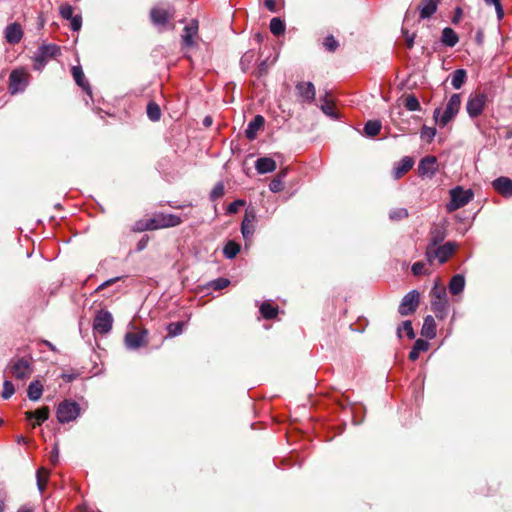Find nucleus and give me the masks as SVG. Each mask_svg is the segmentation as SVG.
I'll return each instance as SVG.
<instances>
[{"mask_svg": "<svg viewBox=\"0 0 512 512\" xmlns=\"http://www.w3.org/2000/svg\"><path fill=\"white\" fill-rule=\"evenodd\" d=\"M4 373L17 380H26L33 373L31 359L25 357H13L7 364Z\"/></svg>", "mask_w": 512, "mask_h": 512, "instance_id": "f257e3e1", "label": "nucleus"}, {"mask_svg": "<svg viewBox=\"0 0 512 512\" xmlns=\"http://www.w3.org/2000/svg\"><path fill=\"white\" fill-rule=\"evenodd\" d=\"M182 219L174 214H156L153 218L146 220L145 222L137 223V230H156L160 228L174 227L179 225Z\"/></svg>", "mask_w": 512, "mask_h": 512, "instance_id": "f03ea898", "label": "nucleus"}, {"mask_svg": "<svg viewBox=\"0 0 512 512\" xmlns=\"http://www.w3.org/2000/svg\"><path fill=\"white\" fill-rule=\"evenodd\" d=\"M457 248L458 244L454 241H448L434 247H426L425 257L430 264H433L435 261H438L439 264H444Z\"/></svg>", "mask_w": 512, "mask_h": 512, "instance_id": "7ed1b4c3", "label": "nucleus"}, {"mask_svg": "<svg viewBox=\"0 0 512 512\" xmlns=\"http://www.w3.org/2000/svg\"><path fill=\"white\" fill-rule=\"evenodd\" d=\"M461 105L460 94H453L449 98L445 110L441 113L440 108L434 110L433 117L440 126H446L459 112Z\"/></svg>", "mask_w": 512, "mask_h": 512, "instance_id": "20e7f679", "label": "nucleus"}, {"mask_svg": "<svg viewBox=\"0 0 512 512\" xmlns=\"http://www.w3.org/2000/svg\"><path fill=\"white\" fill-rule=\"evenodd\" d=\"M60 53V48L56 44L41 45L33 56L34 69L42 70L47 62L55 58Z\"/></svg>", "mask_w": 512, "mask_h": 512, "instance_id": "39448f33", "label": "nucleus"}, {"mask_svg": "<svg viewBox=\"0 0 512 512\" xmlns=\"http://www.w3.org/2000/svg\"><path fill=\"white\" fill-rule=\"evenodd\" d=\"M473 192L471 190H464L462 187L457 186L450 191V201L447 204L449 212L456 211L467 205L473 199Z\"/></svg>", "mask_w": 512, "mask_h": 512, "instance_id": "423d86ee", "label": "nucleus"}, {"mask_svg": "<svg viewBox=\"0 0 512 512\" xmlns=\"http://www.w3.org/2000/svg\"><path fill=\"white\" fill-rule=\"evenodd\" d=\"M80 413L78 403L71 400H64L58 405L57 419L60 423H69L75 420Z\"/></svg>", "mask_w": 512, "mask_h": 512, "instance_id": "0eeeda50", "label": "nucleus"}, {"mask_svg": "<svg viewBox=\"0 0 512 512\" xmlns=\"http://www.w3.org/2000/svg\"><path fill=\"white\" fill-rule=\"evenodd\" d=\"M113 326V316L112 314L105 309L99 310L93 321V330L98 334H107L111 331Z\"/></svg>", "mask_w": 512, "mask_h": 512, "instance_id": "6e6552de", "label": "nucleus"}, {"mask_svg": "<svg viewBox=\"0 0 512 512\" xmlns=\"http://www.w3.org/2000/svg\"><path fill=\"white\" fill-rule=\"evenodd\" d=\"M487 102V96L484 93H474L468 98L466 110L470 118H476L483 112Z\"/></svg>", "mask_w": 512, "mask_h": 512, "instance_id": "1a4fd4ad", "label": "nucleus"}, {"mask_svg": "<svg viewBox=\"0 0 512 512\" xmlns=\"http://www.w3.org/2000/svg\"><path fill=\"white\" fill-rule=\"evenodd\" d=\"M420 302V294L417 290L408 292L401 300L398 312L402 316H407L416 311Z\"/></svg>", "mask_w": 512, "mask_h": 512, "instance_id": "9d476101", "label": "nucleus"}, {"mask_svg": "<svg viewBox=\"0 0 512 512\" xmlns=\"http://www.w3.org/2000/svg\"><path fill=\"white\" fill-rule=\"evenodd\" d=\"M147 330L140 332H127L124 337L125 346L129 350H137L148 344Z\"/></svg>", "mask_w": 512, "mask_h": 512, "instance_id": "9b49d317", "label": "nucleus"}, {"mask_svg": "<svg viewBox=\"0 0 512 512\" xmlns=\"http://www.w3.org/2000/svg\"><path fill=\"white\" fill-rule=\"evenodd\" d=\"M28 85L27 74L20 70H13L9 76V91L11 94L23 92Z\"/></svg>", "mask_w": 512, "mask_h": 512, "instance_id": "f8f14e48", "label": "nucleus"}, {"mask_svg": "<svg viewBox=\"0 0 512 512\" xmlns=\"http://www.w3.org/2000/svg\"><path fill=\"white\" fill-rule=\"evenodd\" d=\"M447 237V228L445 224H433L429 231V239L426 247L444 244Z\"/></svg>", "mask_w": 512, "mask_h": 512, "instance_id": "ddd939ff", "label": "nucleus"}, {"mask_svg": "<svg viewBox=\"0 0 512 512\" xmlns=\"http://www.w3.org/2000/svg\"><path fill=\"white\" fill-rule=\"evenodd\" d=\"M437 171V159L435 156H425L418 164V174L421 177H432Z\"/></svg>", "mask_w": 512, "mask_h": 512, "instance_id": "4468645a", "label": "nucleus"}, {"mask_svg": "<svg viewBox=\"0 0 512 512\" xmlns=\"http://www.w3.org/2000/svg\"><path fill=\"white\" fill-rule=\"evenodd\" d=\"M60 15L63 19L70 20V26L73 31L80 30L82 18L80 15H73V7L70 4L61 5Z\"/></svg>", "mask_w": 512, "mask_h": 512, "instance_id": "2eb2a0df", "label": "nucleus"}, {"mask_svg": "<svg viewBox=\"0 0 512 512\" xmlns=\"http://www.w3.org/2000/svg\"><path fill=\"white\" fill-rule=\"evenodd\" d=\"M198 21L193 19L191 20L183 29V33L181 35L182 43L185 47H192L195 44V37L198 34Z\"/></svg>", "mask_w": 512, "mask_h": 512, "instance_id": "dca6fc26", "label": "nucleus"}, {"mask_svg": "<svg viewBox=\"0 0 512 512\" xmlns=\"http://www.w3.org/2000/svg\"><path fill=\"white\" fill-rule=\"evenodd\" d=\"M4 36L9 44H17L23 37V30L19 23L9 24L4 30Z\"/></svg>", "mask_w": 512, "mask_h": 512, "instance_id": "f3484780", "label": "nucleus"}, {"mask_svg": "<svg viewBox=\"0 0 512 512\" xmlns=\"http://www.w3.org/2000/svg\"><path fill=\"white\" fill-rule=\"evenodd\" d=\"M152 22L156 26H165L172 18V14L163 7H153L150 12Z\"/></svg>", "mask_w": 512, "mask_h": 512, "instance_id": "a211bd4d", "label": "nucleus"}, {"mask_svg": "<svg viewBox=\"0 0 512 512\" xmlns=\"http://www.w3.org/2000/svg\"><path fill=\"white\" fill-rule=\"evenodd\" d=\"M492 187L503 197L512 196V180L501 176L492 181Z\"/></svg>", "mask_w": 512, "mask_h": 512, "instance_id": "6ab92c4d", "label": "nucleus"}, {"mask_svg": "<svg viewBox=\"0 0 512 512\" xmlns=\"http://www.w3.org/2000/svg\"><path fill=\"white\" fill-rule=\"evenodd\" d=\"M296 92L305 102H313L315 99V87L312 82H300L296 85Z\"/></svg>", "mask_w": 512, "mask_h": 512, "instance_id": "aec40b11", "label": "nucleus"}, {"mask_svg": "<svg viewBox=\"0 0 512 512\" xmlns=\"http://www.w3.org/2000/svg\"><path fill=\"white\" fill-rule=\"evenodd\" d=\"M414 165V160L410 156L403 157L400 161L396 162L393 167V177L395 179L401 178L407 173Z\"/></svg>", "mask_w": 512, "mask_h": 512, "instance_id": "412c9836", "label": "nucleus"}, {"mask_svg": "<svg viewBox=\"0 0 512 512\" xmlns=\"http://www.w3.org/2000/svg\"><path fill=\"white\" fill-rule=\"evenodd\" d=\"M431 309L438 319H440V320L445 319L448 315V310H449L448 299L445 298L443 300L442 299L431 300Z\"/></svg>", "mask_w": 512, "mask_h": 512, "instance_id": "4be33fe9", "label": "nucleus"}, {"mask_svg": "<svg viewBox=\"0 0 512 512\" xmlns=\"http://www.w3.org/2000/svg\"><path fill=\"white\" fill-rule=\"evenodd\" d=\"M265 123L264 117L261 115H256L252 121L249 122L247 129L245 131L246 137L249 140H253L256 138L258 131L263 127Z\"/></svg>", "mask_w": 512, "mask_h": 512, "instance_id": "5701e85b", "label": "nucleus"}, {"mask_svg": "<svg viewBox=\"0 0 512 512\" xmlns=\"http://www.w3.org/2000/svg\"><path fill=\"white\" fill-rule=\"evenodd\" d=\"M49 412V408L47 406H44L35 411H26L25 417L27 420L35 419L36 422L33 424V427H35L36 425H41L44 421L48 419Z\"/></svg>", "mask_w": 512, "mask_h": 512, "instance_id": "b1692460", "label": "nucleus"}, {"mask_svg": "<svg viewBox=\"0 0 512 512\" xmlns=\"http://www.w3.org/2000/svg\"><path fill=\"white\" fill-rule=\"evenodd\" d=\"M276 162L269 157L258 158L255 162V168L259 174L273 172L276 169Z\"/></svg>", "mask_w": 512, "mask_h": 512, "instance_id": "393cba45", "label": "nucleus"}, {"mask_svg": "<svg viewBox=\"0 0 512 512\" xmlns=\"http://www.w3.org/2000/svg\"><path fill=\"white\" fill-rule=\"evenodd\" d=\"M420 18H430L437 10V2L435 0H421L419 5Z\"/></svg>", "mask_w": 512, "mask_h": 512, "instance_id": "a878e982", "label": "nucleus"}, {"mask_svg": "<svg viewBox=\"0 0 512 512\" xmlns=\"http://www.w3.org/2000/svg\"><path fill=\"white\" fill-rule=\"evenodd\" d=\"M421 334L428 339H433L436 336V323L431 315L424 318Z\"/></svg>", "mask_w": 512, "mask_h": 512, "instance_id": "bb28decb", "label": "nucleus"}, {"mask_svg": "<svg viewBox=\"0 0 512 512\" xmlns=\"http://www.w3.org/2000/svg\"><path fill=\"white\" fill-rule=\"evenodd\" d=\"M459 41L457 33L450 27H445L442 30L441 42L447 47H454Z\"/></svg>", "mask_w": 512, "mask_h": 512, "instance_id": "cd10ccee", "label": "nucleus"}, {"mask_svg": "<svg viewBox=\"0 0 512 512\" xmlns=\"http://www.w3.org/2000/svg\"><path fill=\"white\" fill-rule=\"evenodd\" d=\"M73 78L78 86H80L84 91L88 94L91 93L90 85L87 81H85L84 73L80 66H73L71 69Z\"/></svg>", "mask_w": 512, "mask_h": 512, "instance_id": "c85d7f7f", "label": "nucleus"}, {"mask_svg": "<svg viewBox=\"0 0 512 512\" xmlns=\"http://www.w3.org/2000/svg\"><path fill=\"white\" fill-rule=\"evenodd\" d=\"M465 287V278L461 274L454 275L449 282V291L453 295L460 294Z\"/></svg>", "mask_w": 512, "mask_h": 512, "instance_id": "c756f323", "label": "nucleus"}, {"mask_svg": "<svg viewBox=\"0 0 512 512\" xmlns=\"http://www.w3.org/2000/svg\"><path fill=\"white\" fill-rule=\"evenodd\" d=\"M43 393V384L39 380L32 381L27 389V396L31 401H38Z\"/></svg>", "mask_w": 512, "mask_h": 512, "instance_id": "7c9ffc66", "label": "nucleus"}, {"mask_svg": "<svg viewBox=\"0 0 512 512\" xmlns=\"http://www.w3.org/2000/svg\"><path fill=\"white\" fill-rule=\"evenodd\" d=\"M429 349V343L423 339H417L409 352V359L416 361L419 358L421 352H425Z\"/></svg>", "mask_w": 512, "mask_h": 512, "instance_id": "2f4dec72", "label": "nucleus"}, {"mask_svg": "<svg viewBox=\"0 0 512 512\" xmlns=\"http://www.w3.org/2000/svg\"><path fill=\"white\" fill-rule=\"evenodd\" d=\"M467 78L466 70L457 69L451 75V85L454 89H460L465 83Z\"/></svg>", "mask_w": 512, "mask_h": 512, "instance_id": "473e14b6", "label": "nucleus"}, {"mask_svg": "<svg viewBox=\"0 0 512 512\" xmlns=\"http://www.w3.org/2000/svg\"><path fill=\"white\" fill-rule=\"evenodd\" d=\"M382 124L379 120H369L364 125V133L368 137H375L379 134Z\"/></svg>", "mask_w": 512, "mask_h": 512, "instance_id": "72a5a7b5", "label": "nucleus"}, {"mask_svg": "<svg viewBox=\"0 0 512 512\" xmlns=\"http://www.w3.org/2000/svg\"><path fill=\"white\" fill-rule=\"evenodd\" d=\"M253 220L254 215L245 214V217L242 221L241 232L245 239H248L253 234Z\"/></svg>", "mask_w": 512, "mask_h": 512, "instance_id": "f704fd0d", "label": "nucleus"}, {"mask_svg": "<svg viewBox=\"0 0 512 512\" xmlns=\"http://www.w3.org/2000/svg\"><path fill=\"white\" fill-rule=\"evenodd\" d=\"M260 313L265 319H273L278 314V307L271 305L268 302H263L260 306Z\"/></svg>", "mask_w": 512, "mask_h": 512, "instance_id": "c9c22d12", "label": "nucleus"}, {"mask_svg": "<svg viewBox=\"0 0 512 512\" xmlns=\"http://www.w3.org/2000/svg\"><path fill=\"white\" fill-rule=\"evenodd\" d=\"M270 31L273 35L279 36L285 32V23L278 17H274L270 21Z\"/></svg>", "mask_w": 512, "mask_h": 512, "instance_id": "e433bc0d", "label": "nucleus"}, {"mask_svg": "<svg viewBox=\"0 0 512 512\" xmlns=\"http://www.w3.org/2000/svg\"><path fill=\"white\" fill-rule=\"evenodd\" d=\"M286 176V172L282 171L280 172L269 184V189L274 192L278 193L283 190L284 183L283 178Z\"/></svg>", "mask_w": 512, "mask_h": 512, "instance_id": "4c0bfd02", "label": "nucleus"}, {"mask_svg": "<svg viewBox=\"0 0 512 512\" xmlns=\"http://www.w3.org/2000/svg\"><path fill=\"white\" fill-rule=\"evenodd\" d=\"M224 289V277H219L213 281H210L206 286L203 287L202 291L205 294H209L210 291H220Z\"/></svg>", "mask_w": 512, "mask_h": 512, "instance_id": "58836bf2", "label": "nucleus"}, {"mask_svg": "<svg viewBox=\"0 0 512 512\" xmlns=\"http://www.w3.org/2000/svg\"><path fill=\"white\" fill-rule=\"evenodd\" d=\"M146 112L151 121H158L161 117V110L155 102L148 103Z\"/></svg>", "mask_w": 512, "mask_h": 512, "instance_id": "ea45409f", "label": "nucleus"}, {"mask_svg": "<svg viewBox=\"0 0 512 512\" xmlns=\"http://www.w3.org/2000/svg\"><path fill=\"white\" fill-rule=\"evenodd\" d=\"M37 486L40 492L45 490L46 482L48 481L49 472L45 468L37 470Z\"/></svg>", "mask_w": 512, "mask_h": 512, "instance_id": "a19ab883", "label": "nucleus"}, {"mask_svg": "<svg viewBox=\"0 0 512 512\" xmlns=\"http://www.w3.org/2000/svg\"><path fill=\"white\" fill-rule=\"evenodd\" d=\"M404 106L408 111H419L421 109L419 100L413 94L406 97Z\"/></svg>", "mask_w": 512, "mask_h": 512, "instance_id": "79ce46f5", "label": "nucleus"}, {"mask_svg": "<svg viewBox=\"0 0 512 512\" xmlns=\"http://www.w3.org/2000/svg\"><path fill=\"white\" fill-rule=\"evenodd\" d=\"M402 331L405 332L406 336L409 339H414L415 338V332L413 330L412 322L410 320L404 321L402 323V326L398 328L397 332H398L399 337H401V332Z\"/></svg>", "mask_w": 512, "mask_h": 512, "instance_id": "37998d69", "label": "nucleus"}, {"mask_svg": "<svg viewBox=\"0 0 512 512\" xmlns=\"http://www.w3.org/2000/svg\"><path fill=\"white\" fill-rule=\"evenodd\" d=\"M240 245L234 241L226 242V258H234L240 251Z\"/></svg>", "mask_w": 512, "mask_h": 512, "instance_id": "c03bdc74", "label": "nucleus"}, {"mask_svg": "<svg viewBox=\"0 0 512 512\" xmlns=\"http://www.w3.org/2000/svg\"><path fill=\"white\" fill-rule=\"evenodd\" d=\"M431 297H432V300H437V299L443 300V299L447 298L446 288L435 284L431 290Z\"/></svg>", "mask_w": 512, "mask_h": 512, "instance_id": "a18cd8bd", "label": "nucleus"}, {"mask_svg": "<svg viewBox=\"0 0 512 512\" xmlns=\"http://www.w3.org/2000/svg\"><path fill=\"white\" fill-rule=\"evenodd\" d=\"M323 45L329 52H334L338 48L339 43L332 35H328L324 38Z\"/></svg>", "mask_w": 512, "mask_h": 512, "instance_id": "49530a36", "label": "nucleus"}, {"mask_svg": "<svg viewBox=\"0 0 512 512\" xmlns=\"http://www.w3.org/2000/svg\"><path fill=\"white\" fill-rule=\"evenodd\" d=\"M168 334L170 336H178L183 332L182 322H172L167 326Z\"/></svg>", "mask_w": 512, "mask_h": 512, "instance_id": "de8ad7c7", "label": "nucleus"}, {"mask_svg": "<svg viewBox=\"0 0 512 512\" xmlns=\"http://www.w3.org/2000/svg\"><path fill=\"white\" fill-rule=\"evenodd\" d=\"M408 217V211L405 208H397L393 209L389 213V218L391 220H402Z\"/></svg>", "mask_w": 512, "mask_h": 512, "instance_id": "09e8293b", "label": "nucleus"}, {"mask_svg": "<svg viewBox=\"0 0 512 512\" xmlns=\"http://www.w3.org/2000/svg\"><path fill=\"white\" fill-rule=\"evenodd\" d=\"M224 195V182L223 181H219L215 187L213 188V190L211 191L210 193V199L212 201H215L216 199L220 198L221 196Z\"/></svg>", "mask_w": 512, "mask_h": 512, "instance_id": "8fccbe9b", "label": "nucleus"}, {"mask_svg": "<svg viewBox=\"0 0 512 512\" xmlns=\"http://www.w3.org/2000/svg\"><path fill=\"white\" fill-rule=\"evenodd\" d=\"M421 138L426 139L428 142L432 141L436 135V129L424 125L420 131Z\"/></svg>", "mask_w": 512, "mask_h": 512, "instance_id": "3c124183", "label": "nucleus"}, {"mask_svg": "<svg viewBox=\"0 0 512 512\" xmlns=\"http://www.w3.org/2000/svg\"><path fill=\"white\" fill-rule=\"evenodd\" d=\"M15 392V388L13 383L10 380H5L3 383V391H2V397L4 399H9L12 397V395Z\"/></svg>", "mask_w": 512, "mask_h": 512, "instance_id": "603ef678", "label": "nucleus"}, {"mask_svg": "<svg viewBox=\"0 0 512 512\" xmlns=\"http://www.w3.org/2000/svg\"><path fill=\"white\" fill-rule=\"evenodd\" d=\"M323 100L324 104L321 105V110L323 111V113L330 117H336L333 105L327 100V94L324 96Z\"/></svg>", "mask_w": 512, "mask_h": 512, "instance_id": "864d4df0", "label": "nucleus"}, {"mask_svg": "<svg viewBox=\"0 0 512 512\" xmlns=\"http://www.w3.org/2000/svg\"><path fill=\"white\" fill-rule=\"evenodd\" d=\"M244 204H245V202L243 200H236V201L230 203L226 207V213H230V214L237 213L239 211V209L244 206Z\"/></svg>", "mask_w": 512, "mask_h": 512, "instance_id": "5fc2aeb1", "label": "nucleus"}, {"mask_svg": "<svg viewBox=\"0 0 512 512\" xmlns=\"http://www.w3.org/2000/svg\"><path fill=\"white\" fill-rule=\"evenodd\" d=\"M253 59H254L253 51H248L241 57L240 63L242 65L243 70L246 69V66H249V64L253 61Z\"/></svg>", "mask_w": 512, "mask_h": 512, "instance_id": "6e6d98bb", "label": "nucleus"}, {"mask_svg": "<svg viewBox=\"0 0 512 512\" xmlns=\"http://www.w3.org/2000/svg\"><path fill=\"white\" fill-rule=\"evenodd\" d=\"M424 270H425V264L420 261L415 262L411 267V271L415 276L424 274Z\"/></svg>", "mask_w": 512, "mask_h": 512, "instance_id": "4d7b16f0", "label": "nucleus"}, {"mask_svg": "<svg viewBox=\"0 0 512 512\" xmlns=\"http://www.w3.org/2000/svg\"><path fill=\"white\" fill-rule=\"evenodd\" d=\"M121 279V277H115V278H111V279H108L106 280L105 282H103L102 284H100L97 289H96V292L98 291H101L103 290L104 288L116 283L117 281H119Z\"/></svg>", "mask_w": 512, "mask_h": 512, "instance_id": "13d9d810", "label": "nucleus"}, {"mask_svg": "<svg viewBox=\"0 0 512 512\" xmlns=\"http://www.w3.org/2000/svg\"><path fill=\"white\" fill-rule=\"evenodd\" d=\"M58 457H59V448H58V445L55 444L51 451V455H50L51 463L55 465L58 461Z\"/></svg>", "mask_w": 512, "mask_h": 512, "instance_id": "bf43d9fd", "label": "nucleus"}, {"mask_svg": "<svg viewBox=\"0 0 512 512\" xmlns=\"http://www.w3.org/2000/svg\"><path fill=\"white\" fill-rule=\"evenodd\" d=\"M402 32L403 34L405 35L406 37V42H407V47L409 49H411L413 47V44H414V38H415V34H409L408 31L404 30V28H402Z\"/></svg>", "mask_w": 512, "mask_h": 512, "instance_id": "052dcab7", "label": "nucleus"}, {"mask_svg": "<svg viewBox=\"0 0 512 512\" xmlns=\"http://www.w3.org/2000/svg\"><path fill=\"white\" fill-rule=\"evenodd\" d=\"M264 6L270 11V12H277V5L276 0H265Z\"/></svg>", "mask_w": 512, "mask_h": 512, "instance_id": "680f3d73", "label": "nucleus"}, {"mask_svg": "<svg viewBox=\"0 0 512 512\" xmlns=\"http://www.w3.org/2000/svg\"><path fill=\"white\" fill-rule=\"evenodd\" d=\"M492 5L495 7L498 19L501 20L504 17V10L502 8L501 2L498 1Z\"/></svg>", "mask_w": 512, "mask_h": 512, "instance_id": "e2e57ef3", "label": "nucleus"}, {"mask_svg": "<svg viewBox=\"0 0 512 512\" xmlns=\"http://www.w3.org/2000/svg\"><path fill=\"white\" fill-rule=\"evenodd\" d=\"M266 71H267L266 61H261V63L258 65V68H257V75L261 76L264 73H266Z\"/></svg>", "mask_w": 512, "mask_h": 512, "instance_id": "0e129e2a", "label": "nucleus"}, {"mask_svg": "<svg viewBox=\"0 0 512 512\" xmlns=\"http://www.w3.org/2000/svg\"><path fill=\"white\" fill-rule=\"evenodd\" d=\"M6 493L0 491V512H5Z\"/></svg>", "mask_w": 512, "mask_h": 512, "instance_id": "69168bd1", "label": "nucleus"}, {"mask_svg": "<svg viewBox=\"0 0 512 512\" xmlns=\"http://www.w3.org/2000/svg\"><path fill=\"white\" fill-rule=\"evenodd\" d=\"M461 17H462V10H461V8L458 7V8H456L455 15L452 18V22L454 24H457Z\"/></svg>", "mask_w": 512, "mask_h": 512, "instance_id": "338daca9", "label": "nucleus"}, {"mask_svg": "<svg viewBox=\"0 0 512 512\" xmlns=\"http://www.w3.org/2000/svg\"><path fill=\"white\" fill-rule=\"evenodd\" d=\"M147 243H148V238L147 237H143L138 243H137V250L138 251H141L143 250L146 246H147Z\"/></svg>", "mask_w": 512, "mask_h": 512, "instance_id": "774afa93", "label": "nucleus"}]
</instances>
